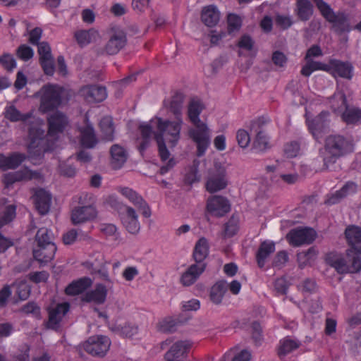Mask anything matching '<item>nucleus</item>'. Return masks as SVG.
<instances>
[{"mask_svg": "<svg viewBox=\"0 0 361 361\" xmlns=\"http://www.w3.org/2000/svg\"><path fill=\"white\" fill-rule=\"evenodd\" d=\"M324 147L319 149V158L323 161V169L328 170L341 157L354 151V142L351 137L338 133H332L324 139Z\"/></svg>", "mask_w": 361, "mask_h": 361, "instance_id": "1", "label": "nucleus"}, {"mask_svg": "<svg viewBox=\"0 0 361 361\" xmlns=\"http://www.w3.org/2000/svg\"><path fill=\"white\" fill-rule=\"evenodd\" d=\"M202 105L199 100L192 99L188 104V115L195 128L189 130V137L196 144L197 156L204 154L210 144V133L207 126L199 118L202 111Z\"/></svg>", "mask_w": 361, "mask_h": 361, "instance_id": "2", "label": "nucleus"}, {"mask_svg": "<svg viewBox=\"0 0 361 361\" xmlns=\"http://www.w3.org/2000/svg\"><path fill=\"white\" fill-rule=\"evenodd\" d=\"M321 16L331 25V30L338 36L349 33L353 27L350 24V15L343 10L335 11L324 0H312Z\"/></svg>", "mask_w": 361, "mask_h": 361, "instance_id": "3", "label": "nucleus"}, {"mask_svg": "<svg viewBox=\"0 0 361 361\" xmlns=\"http://www.w3.org/2000/svg\"><path fill=\"white\" fill-rule=\"evenodd\" d=\"M73 201L78 204V206L75 207L71 211V220L73 225L91 221L97 218L98 212L93 195L82 192L74 196Z\"/></svg>", "mask_w": 361, "mask_h": 361, "instance_id": "4", "label": "nucleus"}, {"mask_svg": "<svg viewBox=\"0 0 361 361\" xmlns=\"http://www.w3.org/2000/svg\"><path fill=\"white\" fill-rule=\"evenodd\" d=\"M106 202L112 209L116 210L121 216L123 224L127 231L134 234L135 233V211L133 208L128 207L119 201L118 198L114 195H109Z\"/></svg>", "mask_w": 361, "mask_h": 361, "instance_id": "5", "label": "nucleus"}, {"mask_svg": "<svg viewBox=\"0 0 361 361\" xmlns=\"http://www.w3.org/2000/svg\"><path fill=\"white\" fill-rule=\"evenodd\" d=\"M39 110L47 113L56 109L62 102L61 89L55 85H46L41 89Z\"/></svg>", "mask_w": 361, "mask_h": 361, "instance_id": "6", "label": "nucleus"}, {"mask_svg": "<svg viewBox=\"0 0 361 361\" xmlns=\"http://www.w3.org/2000/svg\"><path fill=\"white\" fill-rule=\"evenodd\" d=\"M267 123V121L262 117L252 121L250 123V132L255 135L252 150L256 152H264L270 148L269 137L266 130Z\"/></svg>", "mask_w": 361, "mask_h": 361, "instance_id": "7", "label": "nucleus"}, {"mask_svg": "<svg viewBox=\"0 0 361 361\" xmlns=\"http://www.w3.org/2000/svg\"><path fill=\"white\" fill-rule=\"evenodd\" d=\"M356 255L352 253V251H346V257H329L327 258L328 263L331 267H334L338 273H354L361 271V258L360 264L355 259Z\"/></svg>", "mask_w": 361, "mask_h": 361, "instance_id": "8", "label": "nucleus"}, {"mask_svg": "<svg viewBox=\"0 0 361 361\" xmlns=\"http://www.w3.org/2000/svg\"><path fill=\"white\" fill-rule=\"evenodd\" d=\"M182 123V118H176L174 121H162L161 118L157 121V127L159 131L158 134H161L163 137L164 134L169 136L168 139L171 147H175L180 139Z\"/></svg>", "mask_w": 361, "mask_h": 361, "instance_id": "9", "label": "nucleus"}, {"mask_svg": "<svg viewBox=\"0 0 361 361\" xmlns=\"http://www.w3.org/2000/svg\"><path fill=\"white\" fill-rule=\"evenodd\" d=\"M338 100L340 104L337 109L344 111L342 114V119L348 125L357 123L361 120V109L355 106H349L347 104L346 97L344 93L339 92L335 94L332 99V106H334V102Z\"/></svg>", "mask_w": 361, "mask_h": 361, "instance_id": "10", "label": "nucleus"}, {"mask_svg": "<svg viewBox=\"0 0 361 361\" xmlns=\"http://www.w3.org/2000/svg\"><path fill=\"white\" fill-rule=\"evenodd\" d=\"M329 116L328 111H322L312 119L307 118L308 129L317 141H319L322 135L330 130Z\"/></svg>", "mask_w": 361, "mask_h": 361, "instance_id": "11", "label": "nucleus"}, {"mask_svg": "<svg viewBox=\"0 0 361 361\" xmlns=\"http://www.w3.org/2000/svg\"><path fill=\"white\" fill-rule=\"evenodd\" d=\"M111 345L110 339L106 336L90 337L83 344L84 350L92 356L103 357Z\"/></svg>", "mask_w": 361, "mask_h": 361, "instance_id": "12", "label": "nucleus"}, {"mask_svg": "<svg viewBox=\"0 0 361 361\" xmlns=\"http://www.w3.org/2000/svg\"><path fill=\"white\" fill-rule=\"evenodd\" d=\"M316 237V231L313 228L308 227L292 229L286 235L289 243L295 247L303 244H311Z\"/></svg>", "mask_w": 361, "mask_h": 361, "instance_id": "13", "label": "nucleus"}, {"mask_svg": "<svg viewBox=\"0 0 361 361\" xmlns=\"http://www.w3.org/2000/svg\"><path fill=\"white\" fill-rule=\"evenodd\" d=\"M215 171L212 173L206 183V188L210 193L224 189L227 185L226 171L220 163H215Z\"/></svg>", "mask_w": 361, "mask_h": 361, "instance_id": "14", "label": "nucleus"}, {"mask_svg": "<svg viewBox=\"0 0 361 361\" xmlns=\"http://www.w3.org/2000/svg\"><path fill=\"white\" fill-rule=\"evenodd\" d=\"M70 310V304L68 302L59 303L54 308H49V319L46 322V327L55 331L61 329V322L63 317Z\"/></svg>", "mask_w": 361, "mask_h": 361, "instance_id": "15", "label": "nucleus"}, {"mask_svg": "<svg viewBox=\"0 0 361 361\" xmlns=\"http://www.w3.org/2000/svg\"><path fill=\"white\" fill-rule=\"evenodd\" d=\"M345 238L350 245L346 251H352V253L355 254V261L358 262V264H360L361 259V228L356 226H348L345 231Z\"/></svg>", "mask_w": 361, "mask_h": 361, "instance_id": "16", "label": "nucleus"}, {"mask_svg": "<svg viewBox=\"0 0 361 361\" xmlns=\"http://www.w3.org/2000/svg\"><path fill=\"white\" fill-rule=\"evenodd\" d=\"M353 66L349 61H342L338 59H331L329 62L328 73L334 78L340 77L351 80L353 76Z\"/></svg>", "mask_w": 361, "mask_h": 361, "instance_id": "17", "label": "nucleus"}, {"mask_svg": "<svg viewBox=\"0 0 361 361\" xmlns=\"http://www.w3.org/2000/svg\"><path fill=\"white\" fill-rule=\"evenodd\" d=\"M207 209L212 215L221 217L230 211L231 204L226 198L214 195L207 200Z\"/></svg>", "mask_w": 361, "mask_h": 361, "instance_id": "18", "label": "nucleus"}, {"mask_svg": "<svg viewBox=\"0 0 361 361\" xmlns=\"http://www.w3.org/2000/svg\"><path fill=\"white\" fill-rule=\"evenodd\" d=\"M48 134L56 136L62 133L68 124V117L62 112L56 111L47 118Z\"/></svg>", "mask_w": 361, "mask_h": 361, "instance_id": "19", "label": "nucleus"}, {"mask_svg": "<svg viewBox=\"0 0 361 361\" xmlns=\"http://www.w3.org/2000/svg\"><path fill=\"white\" fill-rule=\"evenodd\" d=\"M56 250V245L54 242H48L33 249V257L40 264H46L54 259Z\"/></svg>", "mask_w": 361, "mask_h": 361, "instance_id": "20", "label": "nucleus"}, {"mask_svg": "<svg viewBox=\"0 0 361 361\" xmlns=\"http://www.w3.org/2000/svg\"><path fill=\"white\" fill-rule=\"evenodd\" d=\"M32 198L37 212L41 215L47 214L51 207V194L43 188H39L35 191Z\"/></svg>", "mask_w": 361, "mask_h": 361, "instance_id": "21", "label": "nucleus"}, {"mask_svg": "<svg viewBox=\"0 0 361 361\" xmlns=\"http://www.w3.org/2000/svg\"><path fill=\"white\" fill-rule=\"evenodd\" d=\"M85 100L90 103L103 102L107 97L106 89L102 85H92L82 89Z\"/></svg>", "mask_w": 361, "mask_h": 361, "instance_id": "22", "label": "nucleus"}, {"mask_svg": "<svg viewBox=\"0 0 361 361\" xmlns=\"http://www.w3.org/2000/svg\"><path fill=\"white\" fill-rule=\"evenodd\" d=\"M26 156L20 152H13L8 156L0 153V169L6 171L17 169L25 159Z\"/></svg>", "mask_w": 361, "mask_h": 361, "instance_id": "23", "label": "nucleus"}, {"mask_svg": "<svg viewBox=\"0 0 361 361\" xmlns=\"http://www.w3.org/2000/svg\"><path fill=\"white\" fill-rule=\"evenodd\" d=\"M192 344V342L188 340L178 341L171 346L170 349L166 353L164 357L183 360Z\"/></svg>", "mask_w": 361, "mask_h": 361, "instance_id": "24", "label": "nucleus"}, {"mask_svg": "<svg viewBox=\"0 0 361 361\" xmlns=\"http://www.w3.org/2000/svg\"><path fill=\"white\" fill-rule=\"evenodd\" d=\"M209 255V245L205 238H201L195 244L192 257L195 262V264L202 265L206 269L207 264L204 260Z\"/></svg>", "mask_w": 361, "mask_h": 361, "instance_id": "25", "label": "nucleus"}, {"mask_svg": "<svg viewBox=\"0 0 361 361\" xmlns=\"http://www.w3.org/2000/svg\"><path fill=\"white\" fill-rule=\"evenodd\" d=\"M205 269L202 265L198 266L195 264H191L185 271H184L180 279V282L183 286H190L195 283L200 275L204 271Z\"/></svg>", "mask_w": 361, "mask_h": 361, "instance_id": "26", "label": "nucleus"}, {"mask_svg": "<svg viewBox=\"0 0 361 361\" xmlns=\"http://www.w3.org/2000/svg\"><path fill=\"white\" fill-rule=\"evenodd\" d=\"M294 13L300 20L308 21L314 14V6L309 0H297Z\"/></svg>", "mask_w": 361, "mask_h": 361, "instance_id": "27", "label": "nucleus"}, {"mask_svg": "<svg viewBox=\"0 0 361 361\" xmlns=\"http://www.w3.org/2000/svg\"><path fill=\"white\" fill-rule=\"evenodd\" d=\"M220 12L214 5L204 6L201 13V20L207 27H214L219 21Z\"/></svg>", "mask_w": 361, "mask_h": 361, "instance_id": "28", "label": "nucleus"}, {"mask_svg": "<svg viewBox=\"0 0 361 361\" xmlns=\"http://www.w3.org/2000/svg\"><path fill=\"white\" fill-rule=\"evenodd\" d=\"M80 143L85 148H93L97 143V139L92 124L87 123L84 127L80 128Z\"/></svg>", "mask_w": 361, "mask_h": 361, "instance_id": "29", "label": "nucleus"}, {"mask_svg": "<svg viewBox=\"0 0 361 361\" xmlns=\"http://www.w3.org/2000/svg\"><path fill=\"white\" fill-rule=\"evenodd\" d=\"M92 285V280L88 277L80 278L73 281L68 285L65 289V293L68 295H77L83 293Z\"/></svg>", "mask_w": 361, "mask_h": 361, "instance_id": "30", "label": "nucleus"}, {"mask_svg": "<svg viewBox=\"0 0 361 361\" xmlns=\"http://www.w3.org/2000/svg\"><path fill=\"white\" fill-rule=\"evenodd\" d=\"M107 295V290L104 285L97 284L94 290L87 292L82 299L83 301L97 304H102L105 302Z\"/></svg>", "mask_w": 361, "mask_h": 361, "instance_id": "31", "label": "nucleus"}, {"mask_svg": "<svg viewBox=\"0 0 361 361\" xmlns=\"http://www.w3.org/2000/svg\"><path fill=\"white\" fill-rule=\"evenodd\" d=\"M185 322L186 320H182L180 317H168L158 323V330L165 334L173 333L179 326L183 325Z\"/></svg>", "mask_w": 361, "mask_h": 361, "instance_id": "32", "label": "nucleus"}, {"mask_svg": "<svg viewBox=\"0 0 361 361\" xmlns=\"http://www.w3.org/2000/svg\"><path fill=\"white\" fill-rule=\"evenodd\" d=\"M111 165L115 169L122 167L127 160L128 154L126 149L118 145H114L110 149Z\"/></svg>", "mask_w": 361, "mask_h": 361, "instance_id": "33", "label": "nucleus"}, {"mask_svg": "<svg viewBox=\"0 0 361 361\" xmlns=\"http://www.w3.org/2000/svg\"><path fill=\"white\" fill-rule=\"evenodd\" d=\"M126 36L123 33L113 35L105 47V51L109 55L117 54L125 45Z\"/></svg>", "mask_w": 361, "mask_h": 361, "instance_id": "34", "label": "nucleus"}, {"mask_svg": "<svg viewBox=\"0 0 361 361\" xmlns=\"http://www.w3.org/2000/svg\"><path fill=\"white\" fill-rule=\"evenodd\" d=\"M275 251V244L273 242H262L256 254V259L259 268L265 265L267 258Z\"/></svg>", "mask_w": 361, "mask_h": 361, "instance_id": "35", "label": "nucleus"}, {"mask_svg": "<svg viewBox=\"0 0 361 361\" xmlns=\"http://www.w3.org/2000/svg\"><path fill=\"white\" fill-rule=\"evenodd\" d=\"M228 290V284L226 281H219L212 286L210 289L209 298L215 305H219Z\"/></svg>", "mask_w": 361, "mask_h": 361, "instance_id": "36", "label": "nucleus"}, {"mask_svg": "<svg viewBox=\"0 0 361 361\" xmlns=\"http://www.w3.org/2000/svg\"><path fill=\"white\" fill-rule=\"evenodd\" d=\"M184 95L181 92H176L171 98L169 106V111L171 113L175 118H182L183 104Z\"/></svg>", "mask_w": 361, "mask_h": 361, "instance_id": "37", "label": "nucleus"}, {"mask_svg": "<svg viewBox=\"0 0 361 361\" xmlns=\"http://www.w3.org/2000/svg\"><path fill=\"white\" fill-rule=\"evenodd\" d=\"M4 116L11 122H17L19 121L25 122L32 116V114L29 112L23 114L16 109L15 106L11 105L6 108Z\"/></svg>", "mask_w": 361, "mask_h": 361, "instance_id": "38", "label": "nucleus"}, {"mask_svg": "<svg viewBox=\"0 0 361 361\" xmlns=\"http://www.w3.org/2000/svg\"><path fill=\"white\" fill-rule=\"evenodd\" d=\"M306 64L302 68L301 74L305 77H309L314 71L322 70L328 72L329 63H323L319 61H315L312 59L306 60Z\"/></svg>", "mask_w": 361, "mask_h": 361, "instance_id": "39", "label": "nucleus"}, {"mask_svg": "<svg viewBox=\"0 0 361 361\" xmlns=\"http://www.w3.org/2000/svg\"><path fill=\"white\" fill-rule=\"evenodd\" d=\"M140 129L142 137V141L140 144L139 151L142 154L143 152L149 147L152 135V128L150 125L145 124L140 125Z\"/></svg>", "mask_w": 361, "mask_h": 361, "instance_id": "40", "label": "nucleus"}, {"mask_svg": "<svg viewBox=\"0 0 361 361\" xmlns=\"http://www.w3.org/2000/svg\"><path fill=\"white\" fill-rule=\"evenodd\" d=\"M100 128L108 140H112L114 137V127L111 117L104 116L99 122Z\"/></svg>", "mask_w": 361, "mask_h": 361, "instance_id": "41", "label": "nucleus"}, {"mask_svg": "<svg viewBox=\"0 0 361 361\" xmlns=\"http://www.w3.org/2000/svg\"><path fill=\"white\" fill-rule=\"evenodd\" d=\"M44 136V130L39 128L31 127L29 128L28 137L30 142L28 144V149H34L39 145L41 140Z\"/></svg>", "mask_w": 361, "mask_h": 361, "instance_id": "42", "label": "nucleus"}, {"mask_svg": "<svg viewBox=\"0 0 361 361\" xmlns=\"http://www.w3.org/2000/svg\"><path fill=\"white\" fill-rule=\"evenodd\" d=\"M318 254L317 250L314 247H310L307 251H303L298 254V262L300 268H304L311 260L314 259Z\"/></svg>", "mask_w": 361, "mask_h": 361, "instance_id": "43", "label": "nucleus"}, {"mask_svg": "<svg viewBox=\"0 0 361 361\" xmlns=\"http://www.w3.org/2000/svg\"><path fill=\"white\" fill-rule=\"evenodd\" d=\"M97 32L93 29L89 30H79L75 32V37L80 47L89 44L92 40V36L96 35Z\"/></svg>", "mask_w": 361, "mask_h": 361, "instance_id": "44", "label": "nucleus"}, {"mask_svg": "<svg viewBox=\"0 0 361 361\" xmlns=\"http://www.w3.org/2000/svg\"><path fill=\"white\" fill-rule=\"evenodd\" d=\"M53 234L51 230L47 228L42 227L38 229L35 235V241L37 246H42L48 242H53Z\"/></svg>", "mask_w": 361, "mask_h": 361, "instance_id": "45", "label": "nucleus"}, {"mask_svg": "<svg viewBox=\"0 0 361 361\" xmlns=\"http://www.w3.org/2000/svg\"><path fill=\"white\" fill-rule=\"evenodd\" d=\"M299 347V343L291 339H284L281 341L278 354L279 357L285 356Z\"/></svg>", "mask_w": 361, "mask_h": 361, "instance_id": "46", "label": "nucleus"}, {"mask_svg": "<svg viewBox=\"0 0 361 361\" xmlns=\"http://www.w3.org/2000/svg\"><path fill=\"white\" fill-rule=\"evenodd\" d=\"M155 140L158 145L159 154L161 159L164 161H166L170 157V152L167 149L164 139L161 134H156Z\"/></svg>", "mask_w": 361, "mask_h": 361, "instance_id": "47", "label": "nucleus"}, {"mask_svg": "<svg viewBox=\"0 0 361 361\" xmlns=\"http://www.w3.org/2000/svg\"><path fill=\"white\" fill-rule=\"evenodd\" d=\"M70 159H68L66 161L62 162L59 164V171L61 175L73 178L75 176L77 170L75 166L70 163Z\"/></svg>", "mask_w": 361, "mask_h": 361, "instance_id": "48", "label": "nucleus"}, {"mask_svg": "<svg viewBox=\"0 0 361 361\" xmlns=\"http://www.w3.org/2000/svg\"><path fill=\"white\" fill-rule=\"evenodd\" d=\"M39 64L46 75L52 76L55 72V63L53 56L39 60Z\"/></svg>", "mask_w": 361, "mask_h": 361, "instance_id": "49", "label": "nucleus"}, {"mask_svg": "<svg viewBox=\"0 0 361 361\" xmlns=\"http://www.w3.org/2000/svg\"><path fill=\"white\" fill-rule=\"evenodd\" d=\"M16 55L21 60L27 61L33 57L34 51L28 45L21 44L16 50Z\"/></svg>", "mask_w": 361, "mask_h": 361, "instance_id": "50", "label": "nucleus"}, {"mask_svg": "<svg viewBox=\"0 0 361 361\" xmlns=\"http://www.w3.org/2000/svg\"><path fill=\"white\" fill-rule=\"evenodd\" d=\"M228 32L232 34L238 31L241 27V19L235 14H229L228 16Z\"/></svg>", "mask_w": 361, "mask_h": 361, "instance_id": "51", "label": "nucleus"}, {"mask_svg": "<svg viewBox=\"0 0 361 361\" xmlns=\"http://www.w3.org/2000/svg\"><path fill=\"white\" fill-rule=\"evenodd\" d=\"M137 212H139L144 217L149 218L152 211L148 204L140 196L137 195Z\"/></svg>", "mask_w": 361, "mask_h": 361, "instance_id": "52", "label": "nucleus"}, {"mask_svg": "<svg viewBox=\"0 0 361 361\" xmlns=\"http://www.w3.org/2000/svg\"><path fill=\"white\" fill-rule=\"evenodd\" d=\"M0 63L8 71H12L16 66L15 59L9 54H4L0 56Z\"/></svg>", "mask_w": 361, "mask_h": 361, "instance_id": "53", "label": "nucleus"}, {"mask_svg": "<svg viewBox=\"0 0 361 361\" xmlns=\"http://www.w3.org/2000/svg\"><path fill=\"white\" fill-rule=\"evenodd\" d=\"M238 220L232 216L228 221L225 224L224 235L225 237L233 236L238 231Z\"/></svg>", "mask_w": 361, "mask_h": 361, "instance_id": "54", "label": "nucleus"}, {"mask_svg": "<svg viewBox=\"0 0 361 361\" xmlns=\"http://www.w3.org/2000/svg\"><path fill=\"white\" fill-rule=\"evenodd\" d=\"M275 23L277 26L280 27L283 30L288 29L293 24V21L290 16H286L280 14L276 16Z\"/></svg>", "mask_w": 361, "mask_h": 361, "instance_id": "55", "label": "nucleus"}, {"mask_svg": "<svg viewBox=\"0 0 361 361\" xmlns=\"http://www.w3.org/2000/svg\"><path fill=\"white\" fill-rule=\"evenodd\" d=\"M16 207L13 204H10L6 207L1 218L4 224H8L12 221L16 217Z\"/></svg>", "mask_w": 361, "mask_h": 361, "instance_id": "56", "label": "nucleus"}, {"mask_svg": "<svg viewBox=\"0 0 361 361\" xmlns=\"http://www.w3.org/2000/svg\"><path fill=\"white\" fill-rule=\"evenodd\" d=\"M37 52L39 56V60L44 59L53 56L51 54V49L47 42H42L37 44Z\"/></svg>", "mask_w": 361, "mask_h": 361, "instance_id": "57", "label": "nucleus"}, {"mask_svg": "<svg viewBox=\"0 0 361 361\" xmlns=\"http://www.w3.org/2000/svg\"><path fill=\"white\" fill-rule=\"evenodd\" d=\"M197 165L194 164L189 169L185 176V182L188 184H192L195 182L199 181L200 176L197 174Z\"/></svg>", "mask_w": 361, "mask_h": 361, "instance_id": "58", "label": "nucleus"}, {"mask_svg": "<svg viewBox=\"0 0 361 361\" xmlns=\"http://www.w3.org/2000/svg\"><path fill=\"white\" fill-rule=\"evenodd\" d=\"M300 150V145L297 142H291L290 143H287L284 146V153L287 156V157L293 158L295 157Z\"/></svg>", "mask_w": 361, "mask_h": 361, "instance_id": "59", "label": "nucleus"}, {"mask_svg": "<svg viewBox=\"0 0 361 361\" xmlns=\"http://www.w3.org/2000/svg\"><path fill=\"white\" fill-rule=\"evenodd\" d=\"M252 338L256 345H259L262 341V327L258 322L252 324Z\"/></svg>", "mask_w": 361, "mask_h": 361, "instance_id": "60", "label": "nucleus"}, {"mask_svg": "<svg viewBox=\"0 0 361 361\" xmlns=\"http://www.w3.org/2000/svg\"><path fill=\"white\" fill-rule=\"evenodd\" d=\"M236 139L239 146L245 148L250 142V137L248 133L245 130H238L236 135Z\"/></svg>", "mask_w": 361, "mask_h": 361, "instance_id": "61", "label": "nucleus"}, {"mask_svg": "<svg viewBox=\"0 0 361 361\" xmlns=\"http://www.w3.org/2000/svg\"><path fill=\"white\" fill-rule=\"evenodd\" d=\"M49 276V275L47 271H42L29 274L28 278L31 281L35 283H39L41 282H46L48 280Z\"/></svg>", "mask_w": 361, "mask_h": 361, "instance_id": "62", "label": "nucleus"}, {"mask_svg": "<svg viewBox=\"0 0 361 361\" xmlns=\"http://www.w3.org/2000/svg\"><path fill=\"white\" fill-rule=\"evenodd\" d=\"M12 291L9 285H5L0 290V308L7 305L8 300L11 296Z\"/></svg>", "mask_w": 361, "mask_h": 361, "instance_id": "63", "label": "nucleus"}, {"mask_svg": "<svg viewBox=\"0 0 361 361\" xmlns=\"http://www.w3.org/2000/svg\"><path fill=\"white\" fill-rule=\"evenodd\" d=\"M42 29L39 27H36L29 32V42L32 45H37L40 44L39 42L42 35Z\"/></svg>", "mask_w": 361, "mask_h": 361, "instance_id": "64", "label": "nucleus"}]
</instances>
